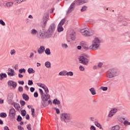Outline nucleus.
Returning a JSON list of instances; mask_svg holds the SVG:
<instances>
[{"label": "nucleus", "instance_id": "56", "mask_svg": "<svg viewBox=\"0 0 130 130\" xmlns=\"http://www.w3.org/2000/svg\"><path fill=\"white\" fill-rule=\"evenodd\" d=\"M102 66H103V63H102V62H100L98 64V68H102Z\"/></svg>", "mask_w": 130, "mask_h": 130}, {"label": "nucleus", "instance_id": "3", "mask_svg": "<svg viewBox=\"0 0 130 130\" xmlns=\"http://www.w3.org/2000/svg\"><path fill=\"white\" fill-rule=\"evenodd\" d=\"M60 118L62 121L67 123V124H69V122H71L72 115L67 113H63L60 115Z\"/></svg>", "mask_w": 130, "mask_h": 130}, {"label": "nucleus", "instance_id": "49", "mask_svg": "<svg viewBox=\"0 0 130 130\" xmlns=\"http://www.w3.org/2000/svg\"><path fill=\"white\" fill-rule=\"evenodd\" d=\"M0 24L2 26H6V23H5L4 20H3L2 19L0 20Z\"/></svg>", "mask_w": 130, "mask_h": 130}, {"label": "nucleus", "instance_id": "10", "mask_svg": "<svg viewBox=\"0 0 130 130\" xmlns=\"http://www.w3.org/2000/svg\"><path fill=\"white\" fill-rule=\"evenodd\" d=\"M42 105L44 107H47L49 104L51 105L52 104V102L51 100L49 101H42Z\"/></svg>", "mask_w": 130, "mask_h": 130}, {"label": "nucleus", "instance_id": "8", "mask_svg": "<svg viewBox=\"0 0 130 130\" xmlns=\"http://www.w3.org/2000/svg\"><path fill=\"white\" fill-rule=\"evenodd\" d=\"M118 111V109L117 108H113L109 112L108 116L109 117H112L115 113H116Z\"/></svg>", "mask_w": 130, "mask_h": 130}, {"label": "nucleus", "instance_id": "9", "mask_svg": "<svg viewBox=\"0 0 130 130\" xmlns=\"http://www.w3.org/2000/svg\"><path fill=\"white\" fill-rule=\"evenodd\" d=\"M8 86H10V87H12L14 88V89H16L17 88V82L13 81V80H9L8 82Z\"/></svg>", "mask_w": 130, "mask_h": 130}, {"label": "nucleus", "instance_id": "37", "mask_svg": "<svg viewBox=\"0 0 130 130\" xmlns=\"http://www.w3.org/2000/svg\"><path fill=\"white\" fill-rule=\"evenodd\" d=\"M118 120L120 122H121V123H123V122H124V121H123L124 120H125V118H122V117H119L118 118Z\"/></svg>", "mask_w": 130, "mask_h": 130}, {"label": "nucleus", "instance_id": "53", "mask_svg": "<svg viewBox=\"0 0 130 130\" xmlns=\"http://www.w3.org/2000/svg\"><path fill=\"white\" fill-rule=\"evenodd\" d=\"M54 109H55V110H56V112L57 114H59L60 111H59V109L54 108Z\"/></svg>", "mask_w": 130, "mask_h": 130}, {"label": "nucleus", "instance_id": "54", "mask_svg": "<svg viewBox=\"0 0 130 130\" xmlns=\"http://www.w3.org/2000/svg\"><path fill=\"white\" fill-rule=\"evenodd\" d=\"M20 103L21 106H24V105H25V101L21 100L20 101Z\"/></svg>", "mask_w": 130, "mask_h": 130}, {"label": "nucleus", "instance_id": "57", "mask_svg": "<svg viewBox=\"0 0 130 130\" xmlns=\"http://www.w3.org/2000/svg\"><path fill=\"white\" fill-rule=\"evenodd\" d=\"M90 130H96V127L94 125H91L90 127Z\"/></svg>", "mask_w": 130, "mask_h": 130}, {"label": "nucleus", "instance_id": "48", "mask_svg": "<svg viewBox=\"0 0 130 130\" xmlns=\"http://www.w3.org/2000/svg\"><path fill=\"white\" fill-rule=\"evenodd\" d=\"M15 53H16V50H15V49H13L10 51L11 55H13V54H15Z\"/></svg>", "mask_w": 130, "mask_h": 130}, {"label": "nucleus", "instance_id": "41", "mask_svg": "<svg viewBox=\"0 0 130 130\" xmlns=\"http://www.w3.org/2000/svg\"><path fill=\"white\" fill-rule=\"evenodd\" d=\"M31 111L32 117H35V109H34V108H31Z\"/></svg>", "mask_w": 130, "mask_h": 130}, {"label": "nucleus", "instance_id": "52", "mask_svg": "<svg viewBox=\"0 0 130 130\" xmlns=\"http://www.w3.org/2000/svg\"><path fill=\"white\" fill-rule=\"evenodd\" d=\"M39 90L40 91V93L41 96H43V95H44V93H43V90H42V89L41 88H39Z\"/></svg>", "mask_w": 130, "mask_h": 130}, {"label": "nucleus", "instance_id": "50", "mask_svg": "<svg viewBox=\"0 0 130 130\" xmlns=\"http://www.w3.org/2000/svg\"><path fill=\"white\" fill-rule=\"evenodd\" d=\"M17 120L18 121H21V120H22V117H21L20 115H18L17 116Z\"/></svg>", "mask_w": 130, "mask_h": 130}, {"label": "nucleus", "instance_id": "47", "mask_svg": "<svg viewBox=\"0 0 130 130\" xmlns=\"http://www.w3.org/2000/svg\"><path fill=\"white\" fill-rule=\"evenodd\" d=\"M28 86H32V85H33V81L31 80H29L28 81Z\"/></svg>", "mask_w": 130, "mask_h": 130}, {"label": "nucleus", "instance_id": "24", "mask_svg": "<svg viewBox=\"0 0 130 130\" xmlns=\"http://www.w3.org/2000/svg\"><path fill=\"white\" fill-rule=\"evenodd\" d=\"M22 98L25 101H28V100H29V96L26 93H23L22 94Z\"/></svg>", "mask_w": 130, "mask_h": 130}, {"label": "nucleus", "instance_id": "60", "mask_svg": "<svg viewBox=\"0 0 130 130\" xmlns=\"http://www.w3.org/2000/svg\"><path fill=\"white\" fill-rule=\"evenodd\" d=\"M30 92H31V93H33V92H34V91H35V88L33 87H30Z\"/></svg>", "mask_w": 130, "mask_h": 130}, {"label": "nucleus", "instance_id": "13", "mask_svg": "<svg viewBox=\"0 0 130 130\" xmlns=\"http://www.w3.org/2000/svg\"><path fill=\"white\" fill-rule=\"evenodd\" d=\"M9 116L12 118H15V116H16V110L14 108H12L9 112Z\"/></svg>", "mask_w": 130, "mask_h": 130}, {"label": "nucleus", "instance_id": "51", "mask_svg": "<svg viewBox=\"0 0 130 130\" xmlns=\"http://www.w3.org/2000/svg\"><path fill=\"white\" fill-rule=\"evenodd\" d=\"M61 46L63 48H68V45L67 44H62Z\"/></svg>", "mask_w": 130, "mask_h": 130}, {"label": "nucleus", "instance_id": "59", "mask_svg": "<svg viewBox=\"0 0 130 130\" xmlns=\"http://www.w3.org/2000/svg\"><path fill=\"white\" fill-rule=\"evenodd\" d=\"M34 96L35 98H37V97H38V92H35L34 93Z\"/></svg>", "mask_w": 130, "mask_h": 130}, {"label": "nucleus", "instance_id": "61", "mask_svg": "<svg viewBox=\"0 0 130 130\" xmlns=\"http://www.w3.org/2000/svg\"><path fill=\"white\" fill-rule=\"evenodd\" d=\"M27 128L28 130H31L32 128H31V124H28L27 125Z\"/></svg>", "mask_w": 130, "mask_h": 130}, {"label": "nucleus", "instance_id": "62", "mask_svg": "<svg viewBox=\"0 0 130 130\" xmlns=\"http://www.w3.org/2000/svg\"><path fill=\"white\" fill-rule=\"evenodd\" d=\"M18 129L19 130H24V127H21V125H18Z\"/></svg>", "mask_w": 130, "mask_h": 130}, {"label": "nucleus", "instance_id": "18", "mask_svg": "<svg viewBox=\"0 0 130 130\" xmlns=\"http://www.w3.org/2000/svg\"><path fill=\"white\" fill-rule=\"evenodd\" d=\"M45 50V48L43 46H40V47L38 49V52L39 54H42Z\"/></svg>", "mask_w": 130, "mask_h": 130}, {"label": "nucleus", "instance_id": "28", "mask_svg": "<svg viewBox=\"0 0 130 130\" xmlns=\"http://www.w3.org/2000/svg\"><path fill=\"white\" fill-rule=\"evenodd\" d=\"M42 88L43 89H44L45 93H46V94H48V93L49 92V90H48V88H47V86L45 85L43 86Z\"/></svg>", "mask_w": 130, "mask_h": 130}, {"label": "nucleus", "instance_id": "21", "mask_svg": "<svg viewBox=\"0 0 130 130\" xmlns=\"http://www.w3.org/2000/svg\"><path fill=\"white\" fill-rule=\"evenodd\" d=\"M94 125H95V126L100 128V129H103L102 125H101V124L99 122H98V121H95Z\"/></svg>", "mask_w": 130, "mask_h": 130}, {"label": "nucleus", "instance_id": "30", "mask_svg": "<svg viewBox=\"0 0 130 130\" xmlns=\"http://www.w3.org/2000/svg\"><path fill=\"white\" fill-rule=\"evenodd\" d=\"M45 53L47 54V55H50L51 52H50V49L49 48H46L45 50Z\"/></svg>", "mask_w": 130, "mask_h": 130}, {"label": "nucleus", "instance_id": "33", "mask_svg": "<svg viewBox=\"0 0 130 130\" xmlns=\"http://www.w3.org/2000/svg\"><path fill=\"white\" fill-rule=\"evenodd\" d=\"M45 66L46 68H51V64L50 63V62H49V61H46L45 63Z\"/></svg>", "mask_w": 130, "mask_h": 130}, {"label": "nucleus", "instance_id": "43", "mask_svg": "<svg viewBox=\"0 0 130 130\" xmlns=\"http://www.w3.org/2000/svg\"><path fill=\"white\" fill-rule=\"evenodd\" d=\"M26 114H27V112H26V110H23L21 111V115L22 116H25Z\"/></svg>", "mask_w": 130, "mask_h": 130}, {"label": "nucleus", "instance_id": "2", "mask_svg": "<svg viewBox=\"0 0 130 130\" xmlns=\"http://www.w3.org/2000/svg\"><path fill=\"white\" fill-rule=\"evenodd\" d=\"M101 41L98 38H95L93 41L92 44L89 46V49L97 50L100 47Z\"/></svg>", "mask_w": 130, "mask_h": 130}, {"label": "nucleus", "instance_id": "20", "mask_svg": "<svg viewBox=\"0 0 130 130\" xmlns=\"http://www.w3.org/2000/svg\"><path fill=\"white\" fill-rule=\"evenodd\" d=\"M30 34L33 36L37 35V34H38V31L37 30L33 28L30 30Z\"/></svg>", "mask_w": 130, "mask_h": 130}, {"label": "nucleus", "instance_id": "19", "mask_svg": "<svg viewBox=\"0 0 130 130\" xmlns=\"http://www.w3.org/2000/svg\"><path fill=\"white\" fill-rule=\"evenodd\" d=\"M81 45L82 46V47H83V48L84 49H85V50H88V49H90L89 47H88L87 46V45H86V43L84 42H82L81 43Z\"/></svg>", "mask_w": 130, "mask_h": 130}, {"label": "nucleus", "instance_id": "5", "mask_svg": "<svg viewBox=\"0 0 130 130\" xmlns=\"http://www.w3.org/2000/svg\"><path fill=\"white\" fill-rule=\"evenodd\" d=\"M37 37L41 39H45V31H44V29H43L40 30L39 32H38Z\"/></svg>", "mask_w": 130, "mask_h": 130}, {"label": "nucleus", "instance_id": "27", "mask_svg": "<svg viewBox=\"0 0 130 130\" xmlns=\"http://www.w3.org/2000/svg\"><path fill=\"white\" fill-rule=\"evenodd\" d=\"M7 78V74L6 73H1L0 74V80H2L3 79Z\"/></svg>", "mask_w": 130, "mask_h": 130}, {"label": "nucleus", "instance_id": "16", "mask_svg": "<svg viewBox=\"0 0 130 130\" xmlns=\"http://www.w3.org/2000/svg\"><path fill=\"white\" fill-rule=\"evenodd\" d=\"M7 102L9 104H11L13 102V93H9L7 98Z\"/></svg>", "mask_w": 130, "mask_h": 130}, {"label": "nucleus", "instance_id": "64", "mask_svg": "<svg viewBox=\"0 0 130 130\" xmlns=\"http://www.w3.org/2000/svg\"><path fill=\"white\" fill-rule=\"evenodd\" d=\"M4 130H10V128H9V127L7 126H5L4 127Z\"/></svg>", "mask_w": 130, "mask_h": 130}, {"label": "nucleus", "instance_id": "29", "mask_svg": "<svg viewBox=\"0 0 130 130\" xmlns=\"http://www.w3.org/2000/svg\"><path fill=\"white\" fill-rule=\"evenodd\" d=\"M57 31L58 32H62V31H63V27H62V26L58 25Z\"/></svg>", "mask_w": 130, "mask_h": 130}, {"label": "nucleus", "instance_id": "31", "mask_svg": "<svg viewBox=\"0 0 130 130\" xmlns=\"http://www.w3.org/2000/svg\"><path fill=\"white\" fill-rule=\"evenodd\" d=\"M28 74H34L35 73V70L33 68H28L27 70Z\"/></svg>", "mask_w": 130, "mask_h": 130}, {"label": "nucleus", "instance_id": "40", "mask_svg": "<svg viewBox=\"0 0 130 130\" xmlns=\"http://www.w3.org/2000/svg\"><path fill=\"white\" fill-rule=\"evenodd\" d=\"M0 116L2 118H5L7 116V113H1L0 114Z\"/></svg>", "mask_w": 130, "mask_h": 130}, {"label": "nucleus", "instance_id": "26", "mask_svg": "<svg viewBox=\"0 0 130 130\" xmlns=\"http://www.w3.org/2000/svg\"><path fill=\"white\" fill-rule=\"evenodd\" d=\"M66 76H68V77H73V76H74V73L72 71H66Z\"/></svg>", "mask_w": 130, "mask_h": 130}, {"label": "nucleus", "instance_id": "14", "mask_svg": "<svg viewBox=\"0 0 130 130\" xmlns=\"http://www.w3.org/2000/svg\"><path fill=\"white\" fill-rule=\"evenodd\" d=\"M75 2L76 5L80 6L81 5H83V4H86V3H88V0H76Z\"/></svg>", "mask_w": 130, "mask_h": 130}, {"label": "nucleus", "instance_id": "38", "mask_svg": "<svg viewBox=\"0 0 130 130\" xmlns=\"http://www.w3.org/2000/svg\"><path fill=\"white\" fill-rule=\"evenodd\" d=\"M123 124L125 126H126L127 125H130V122H128V121H127V120H124L123 122Z\"/></svg>", "mask_w": 130, "mask_h": 130}, {"label": "nucleus", "instance_id": "15", "mask_svg": "<svg viewBox=\"0 0 130 130\" xmlns=\"http://www.w3.org/2000/svg\"><path fill=\"white\" fill-rule=\"evenodd\" d=\"M75 5H76V4L74 3H73L71 5V6H70L68 10L67 14H71V13L73 12V10H74V8H75Z\"/></svg>", "mask_w": 130, "mask_h": 130}, {"label": "nucleus", "instance_id": "11", "mask_svg": "<svg viewBox=\"0 0 130 130\" xmlns=\"http://www.w3.org/2000/svg\"><path fill=\"white\" fill-rule=\"evenodd\" d=\"M53 35V32L48 29L47 31H45V38H51Z\"/></svg>", "mask_w": 130, "mask_h": 130}, {"label": "nucleus", "instance_id": "46", "mask_svg": "<svg viewBox=\"0 0 130 130\" xmlns=\"http://www.w3.org/2000/svg\"><path fill=\"white\" fill-rule=\"evenodd\" d=\"M114 128L115 130H119L120 129V126H119V125H116L114 126Z\"/></svg>", "mask_w": 130, "mask_h": 130}, {"label": "nucleus", "instance_id": "39", "mask_svg": "<svg viewBox=\"0 0 130 130\" xmlns=\"http://www.w3.org/2000/svg\"><path fill=\"white\" fill-rule=\"evenodd\" d=\"M13 5H14V3H13L12 2H8L6 4L7 7H12L13 6Z\"/></svg>", "mask_w": 130, "mask_h": 130}, {"label": "nucleus", "instance_id": "44", "mask_svg": "<svg viewBox=\"0 0 130 130\" xmlns=\"http://www.w3.org/2000/svg\"><path fill=\"white\" fill-rule=\"evenodd\" d=\"M88 7L86 6H84L83 7H82V9H81V12H85V11H86L87 10V8Z\"/></svg>", "mask_w": 130, "mask_h": 130}, {"label": "nucleus", "instance_id": "17", "mask_svg": "<svg viewBox=\"0 0 130 130\" xmlns=\"http://www.w3.org/2000/svg\"><path fill=\"white\" fill-rule=\"evenodd\" d=\"M48 30L53 33L55 31V24L54 23H52L50 25Z\"/></svg>", "mask_w": 130, "mask_h": 130}, {"label": "nucleus", "instance_id": "12", "mask_svg": "<svg viewBox=\"0 0 130 130\" xmlns=\"http://www.w3.org/2000/svg\"><path fill=\"white\" fill-rule=\"evenodd\" d=\"M48 99H50V95L48 93H45L41 96L42 101H48Z\"/></svg>", "mask_w": 130, "mask_h": 130}, {"label": "nucleus", "instance_id": "1", "mask_svg": "<svg viewBox=\"0 0 130 130\" xmlns=\"http://www.w3.org/2000/svg\"><path fill=\"white\" fill-rule=\"evenodd\" d=\"M119 75V71L116 68L110 69L107 73L106 77L109 79H112V78H115Z\"/></svg>", "mask_w": 130, "mask_h": 130}, {"label": "nucleus", "instance_id": "32", "mask_svg": "<svg viewBox=\"0 0 130 130\" xmlns=\"http://www.w3.org/2000/svg\"><path fill=\"white\" fill-rule=\"evenodd\" d=\"M59 76H67V71H61L59 73Z\"/></svg>", "mask_w": 130, "mask_h": 130}, {"label": "nucleus", "instance_id": "58", "mask_svg": "<svg viewBox=\"0 0 130 130\" xmlns=\"http://www.w3.org/2000/svg\"><path fill=\"white\" fill-rule=\"evenodd\" d=\"M18 91L19 92H23V87L19 86V87H18Z\"/></svg>", "mask_w": 130, "mask_h": 130}, {"label": "nucleus", "instance_id": "34", "mask_svg": "<svg viewBox=\"0 0 130 130\" xmlns=\"http://www.w3.org/2000/svg\"><path fill=\"white\" fill-rule=\"evenodd\" d=\"M64 23H66V19L63 18L61 20V21L59 23L58 25L59 26H62L63 25V24H64Z\"/></svg>", "mask_w": 130, "mask_h": 130}, {"label": "nucleus", "instance_id": "6", "mask_svg": "<svg viewBox=\"0 0 130 130\" xmlns=\"http://www.w3.org/2000/svg\"><path fill=\"white\" fill-rule=\"evenodd\" d=\"M79 61L83 64H87L89 62V60L84 56H81L79 58Z\"/></svg>", "mask_w": 130, "mask_h": 130}, {"label": "nucleus", "instance_id": "25", "mask_svg": "<svg viewBox=\"0 0 130 130\" xmlns=\"http://www.w3.org/2000/svg\"><path fill=\"white\" fill-rule=\"evenodd\" d=\"M53 104H55V105H59V104H60V101L56 99L53 101Z\"/></svg>", "mask_w": 130, "mask_h": 130}, {"label": "nucleus", "instance_id": "55", "mask_svg": "<svg viewBox=\"0 0 130 130\" xmlns=\"http://www.w3.org/2000/svg\"><path fill=\"white\" fill-rule=\"evenodd\" d=\"M79 70L83 72V71H85V68H84V67H82V66H80L79 67Z\"/></svg>", "mask_w": 130, "mask_h": 130}, {"label": "nucleus", "instance_id": "63", "mask_svg": "<svg viewBox=\"0 0 130 130\" xmlns=\"http://www.w3.org/2000/svg\"><path fill=\"white\" fill-rule=\"evenodd\" d=\"M18 84H19V85H23L24 84V81H18Z\"/></svg>", "mask_w": 130, "mask_h": 130}, {"label": "nucleus", "instance_id": "35", "mask_svg": "<svg viewBox=\"0 0 130 130\" xmlns=\"http://www.w3.org/2000/svg\"><path fill=\"white\" fill-rule=\"evenodd\" d=\"M70 37L72 39V40H75L76 39V35L75 33H72L70 34Z\"/></svg>", "mask_w": 130, "mask_h": 130}, {"label": "nucleus", "instance_id": "4", "mask_svg": "<svg viewBox=\"0 0 130 130\" xmlns=\"http://www.w3.org/2000/svg\"><path fill=\"white\" fill-rule=\"evenodd\" d=\"M80 33L83 34V36H85V37H90L93 35V32L88 29V28L82 29L80 30Z\"/></svg>", "mask_w": 130, "mask_h": 130}, {"label": "nucleus", "instance_id": "7", "mask_svg": "<svg viewBox=\"0 0 130 130\" xmlns=\"http://www.w3.org/2000/svg\"><path fill=\"white\" fill-rule=\"evenodd\" d=\"M48 18H49V14H47L45 18H43V22L42 23V28H44L46 27V24H47V22L48 21Z\"/></svg>", "mask_w": 130, "mask_h": 130}, {"label": "nucleus", "instance_id": "23", "mask_svg": "<svg viewBox=\"0 0 130 130\" xmlns=\"http://www.w3.org/2000/svg\"><path fill=\"white\" fill-rule=\"evenodd\" d=\"M13 105L14 107L17 110H19L20 109V105L17 103H13Z\"/></svg>", "mask_w": 130, "mask_h": 130}, {"label": "nucleus", "instance_id": "42", "mask_svg": "<svg viewBox=\"0 0 130 130\" xmlns=\"http://www.w3.org/2000/svg\"><path fill=\"white\" fill-rule=\"evenodd\" d=\"M101 90H102L103 91H107L108 90V87H104V86H101L100 87Z\"/></svg>", "mask_w": 130, "mask_h": 130}, {"label": "nucleus", "instance_id": "36", "mask_svg": "<svg viewBox=\"0 0 130 130\" xmlns=\"http://www.w3.org/2000/svg\"><path fill=\"white\" fill-rule=\"evenodd\" d=\"M19 74H23V73L25 74V73H26V69L24 68L20 69L19 70Z\"/></svg>", "mask_w": 130, "mask_h": 130}, {"label": "nucleus", "instance_id": "22", "mask_svg": "<svg viewBox=\"0 0 130 130\" xmlns=\"http://www.w3.org/2000/svg\"><path fill=\"white\" fill-rule=\"evenodd\" d=\"M89 91L91 95H96V90H95V88L94 87H91V88H90Z\"/></svg>", "mask_w": 130, "mask_h": 130}, {"label": "nucleus", "instance_id": "45", "mask_svg": "<svg viewBox=\"0 0 130 130\" xmlns=\"http://www.w3.org/2000/svg\"><path fill=\"white\" fill-rule=\"evenodd\" d=\"M7 74L9 77H13L15 76V72H8Z\"/></svg>", "mask_w": 130, "mask_h": 130}]
</instances>
